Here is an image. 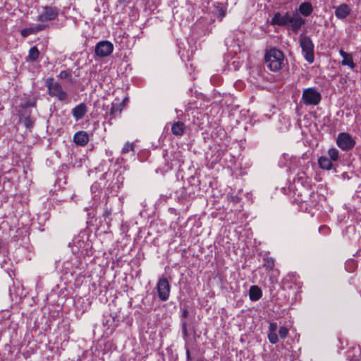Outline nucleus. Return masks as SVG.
Returning a JSON list of instances; mask_svg holds the SVG:
<instances>
[{"mask_svg": "<svg viewBox=\"0 0 361 361\" xmlns=\"http://www.w3.org/2000/svg\"><path fill=\"white\" fill-rule=\"evenodd\" d=\"M45 85L48 89V94L51 97H54L59 101H64L67 99V93L63 90L61 84L55 82L53 78H47Z\"/></svg>", "mask_w": 361, "mask_h": 361, "instance_id": "obj_3", "label": "nucleus"}, {"mask_svg": "<svg viewBox=\"0 0 361 361\" xmlns=\"http://www.w3.org/2000/svg\"><path fill=\"white\" fill-rule=\"evenodd\" d=\"M329 230V227L327 226H325V225L321 226L319 227V231L320 233H327Z\"/></svg>", "mask_w": 361, "mask_h": 361, "instance_id": "obj_33", "label": "nucleus"}, {"mask_svg": "<svg viewBox=\"0 0 361 361\" xmlns=\"http://www.w3.org/2000/svg\"><path fill=\"white\" fill-rule=\"evenodd\" d=\"M47 27L48 25L44 24H37L35 26L31 27V29L32 33L36 34L39 31L45 30Z\"/></svg>", "mask_w": 361, "mask_h": 361, "instance_id": "obj_24", "label": "nucleus"}, {"mask_svg": "<svg viewBox=\"0 0 361 361\" xmlns=\"http://www.w3.org/2000/svg\"><path fill=\"white\" fill-rule=\"evenodd\" d=\"M87 112V107L85 103H80L72 109V114L76 121L82 118Z\"/></svg>", "mask_w": 361, "mask_h": 361, "instance_id": "obj_11", "label": "nucleus"}, {"mask_svg": "<svg viewBox=\"0 0 361 361\" xmlns=\"http://www.w3.org/2000/svg\"><path fill=\"white\" fill-rule=\"evenodd\" d=\"M170 285L166 278L161 277L157 284V290L160 300L166 301L170 295Z\"/></svg>", "mask_w": 361, "mask_h": 361, "instance_id": "obj_9", "label": "nucleus"}, {"mask_svg": "<svg viewBox=\"0 0 361 361\" xmlns=\"http://www.w3.org/2000/svg\"><path fill=\"white\" fill-rule=\"evenodd\" d=\"M351 9L346 4L339 5L335 10V16L338 19L345 18L350 13Z\"/></svg>", "mask_w": 361, "mask_h": 361, "instance_id": "obj_13", "label": "nucleus"}, {"mask_svg": "<svg viewBox=\"0 0 361 361\" xmlns=\"http://www.w3.org/2000/svg\"><path fill=\"white\" fill-rule=\"evenodd\" d=\"M262 296V292L257 286H252L249 290V297L251 301H257Z\"/></svg>", "mask_w": 361, "mask_h": 361, "instance_id": "obj_16", "label": "nucleus"}, {"mask_svg": "<svg viewBox=\"0 0 361 361\" xmlns=\"http://www.w3.org/2000/svg\"><path fill=\"white\" fill-rule=\"evenodd\" d=\"M300 14L307 17L311 15L313 11V7L310 2H303L298 8Z\"/></svg>", "mask_w": 361, "mask_h": 361, "instance_id": "obj_17", "label": "nucleus"}, {"mask_svg": "<svg viewBox=\"0 0 361 361\" xmlns=\"http://www.w3.org/2000/svg\"><path fill=\"white\" fill-rule=\"evenodd\" d=\"M134 152V146H133V143H130L129 142H127L123 149H122V154H127L129 152Z\"/></svg>", "mask_w": 361, "mask_h": 361, "instance_id": "obj_25", "label": "nucleus"}, {"mask_svg": "<svg viewBox=\"0 0 361 361\" xmlns=\"http://www.w3.org/2000/svg\"><path fill=\"white\" fill-rule=\"evenodd\" d=\"M305 23V20L297 11L290 12L287 26L293 32L297 33Z\"/></svg>", "mask_w": 361, "mask_h": 361, "instance_id": "obj_7", "label": "nucleus"}, {"mask_svg": "<svg viewBox=\"0 0 361 361\" xmlns=\"http://www.w3.org/2000/svg\"><path fill=\"white\" fill-rule=\"evenodd\" d=\"M341 64L343 66H348L351 69H353L355 67V64L353 62V57H352L351 54L350 56H348L346 58V59H343V61H341Z\"/></svg>", "mask_w": 361, "mask_h": 361, "instance_id": "obj_22", "label": "nucleus"}, {"mask_svg": "<svg viewBox=\"0 0 361 361\" xmlns=\"http://www.w3.org/2000/svg\"><path fill=\"white\" fill-rule=\"evenodd\" d=\"M218 18H219V20H222V18L226 16L225 9L221 8L220 9L218 10Z\"/></svg>", "mask_w": 361, "mask_h": 361, "instance_id": "obj_32", "label": "nucleus"}, {"mask_svg": "<svg viewBox=\"0 0 361 361\" xmlns=\"http://www.w3.org/2000/svg\"><path fill=\"white\" fill-rule=\"evenodd\" d=\"M60 9L56 6H44L42 7V11L37 16V20L39 22L53 21L59 16Z\"/></svg>", "mask_w": 361, "mask_h": 361, "instance_id": "obj_5", "label": "nucleus"}, {"mask_svg": "<svg viewBox=\"0 0 361 361\" xmlns=\"http://www.w3.org/2000/svg\"><path fill=\"white\" fill-rule=\"evenodd\" d=\"M289 13L290 12L288 11L286 12L283 15L280 12L275 13L270 21V24L277 26H287Z\"/></svg>", "mask_w": 361, "mask_h": 361, "instance_id": "obj_10", "label": "nucleus"}, {"mask_svg": "<svg viewBox=\"0 0 361 361\" xmlns=\"http://www.w3.org/2000/svg\"><path fill=\"white\" fill-rule=\"evenodd\" d=\"M31 34H33V33H32V29H31V27L23 29V30L21 31V35H22L24 37H27L28 35H31Z\"/></svg>", "mask_w": 361, "mask_h": 361, "instance_id": "obj_30", "label": "nucleus"}, {"mask_svg": "<svg viewBox=\"0 0 361 361\" xmlns=\"http://www.w3.org/2000/svg\"><path fill=\"white\" fill-rule=\"evenodd\" d=\"M186 357H187V361H191L190 350L188 348H186Z\"/></svg>", "mask_w": 361, "mask_h": 361, "instance_id": "obj_37", "label": "nucleus"}, {"mask_svg": "<svg viewBox=\"0 0 361 361\" xmlns=\"http://www.w3.org/2000/svg\"><path fill=\"white\" fill-rule=\"evenodd\" d=\"M279 334L281 338H285L288 334V329L285 326H281L279 328Z\"/></svg>", "mask_w": 361, "mask_h": 361, "instance_id": "obj_27", "label": "nucleus"}, {"mask_svg": "<svg viewBox=\"0 0 361 361\" xmlns=\"http://www.w3.org/2000/svg\"><path fill=\"white\" fill-rule=\"evenodd\" d=\"M181 329H182V333L183 336L185 338H188V333L187 329V322L186 321H183L181 323Z\"/></svg>", "mask_w": 361, "mask_h": 361, "instance_id": "obj_29", "label": "nucleus"}, {"mask_svg": "<svg viewBox=\"0 0 361 361\" xmlns=\"http://www.w3.org/2000/svg\"><path fill=\"white\" fill-rule=\"evenodd\" d=\"M23 122L27 129H31L34 125V119L31 118L29 115L25 116L23 119Z\"/></svg>", "mask_w": 361, "mask_h": 361, "instance_id": "obj_23", "label": "nucleus"}, {"mask_svg": "<svg viewBox=\"0 0 361 361\" xmlns=\"http://www.w3.org/2000/svg\"><path fill=\"white\" fill-rule=\"evenodd\" d=\"M31 106H35V102H27L24 105H23V108H28V107H31Z\"/></svg>", "mask_w": 361, "mask_h": 361, "instance_id": "obj_36", "label": "nucleus"}, {"mask_svg": "<svg viewBox=\"0 0 361 361\" xmlns=\"http://www.w3.org/2000/svg\"><path fill=\"white\" fill-rule=\"evenodd\" d=\"M186 129L185 123L182 121H176L172 124L171 133L173 135L177 137H181L183 135Z\"/></svg>", "mask_w": 361, "mask_h": 361, "instance_id": "obj_14", "label": "nucleus"}, {"mask_svg": "<svg viewBox=\"0 0 361 361\" xmlns=\"http://www.w3.org/2000/svg\"><path fill=\"white\" fill-rule=\"evenodd\" d=\"M318 164L322 169L331 170L333 167L332 161L324 156H322L318 159Z\"/></svg>", "mask_w": 361, "mask_h": 361, "instance_id": "obj_18", "label": "nucleus"}, {"mask_svg": "<svg viewBox=\"0 0 361 361\" xmlns=\"http://www.w3.org/2000/svg\"><path fill=\"white\" fill-rule=\"evenodd\" d=\"M264 266L268 269H273L274 267V260L272 258L267 257L264 259Z\"/></svg>", "mask_w": 361, "mask_h": 361, "instance_id": "obj_28", "label": "nucleus"}, {"mask_svg": "<svg viewBox=\"0 0 361 361\" xmlns=\"http://www.w3.org/2000/svg\"><path fill=\"white\" fill-rule=\"evenodd\" d=\"M300 45L305 60L308 63H312L314 61V46L311 38L309 36L301 35L300 36Z\"/></svg>", "mask_w": 361, "mask_h": 361, "instance_id": "obj_4", "label": "nucleus"}, {"mask_svg": "<svg viewBox=\"0 0 361 361\" xmlns=\"http://www.w3.org/2000/svg\"><path fill=\"white\" fill-rule=\"evenodd\" d=\"M188 314H189L188 310L187 309H184L183 310L182 317H183V318L188 317Z\"/></svg>", "mask_w": 361, "mask_h": 361, "instance_id": "obj_38", "label": "nucleus"}, {"mask_svg": "<svg viewBox=\"0 0 361 361\" xmlns=\"http://www.w3.org/2000/svg\"><path fill=\"white\" fill-rule=\"evenodd\" d=\"M277 324L276 323H271L269 326V333L276 332L277 330Z\"/></svg>", "mask_w": 361, "mask_h": 361, "instance_id": "obj_31", "label": "nucleus"}, {"mask_svg": "<svg viewBox=\"0 0 361 361\" xmlns=\"http://www.w3.org/2000/svg\"><path fill=\"white\" fill-rule=\"evenodd\" d=\"M268 338L271 343L275 344L279 341L278 335L276 332L269 333Z\"/></svg>", "mask_w": 361, "mask_h": 361, "instance_id": "obj_26", "label": "nucleus"}, {"mask_svg": "<svg viewBox=\"0 0 361 361\" xmlns=\"http://www.w3.org/2000/svg\"><path fill=\"white\" fill-rule=\"evenodd\" d=\"M322 98L321 93L315 87H308L302 92L301 102L305 106H317Z\"/></svg>", "mask_w": 361, "mask_h": 361, "instance_id": "obj_2", "label": "nucleus"}, {"mask_svg": "<svg viewBox=\"0 0 361 361\" xmlns=\"http://www.w3.org/2000/svg\"><path fill=\"white\" fill-rule=\"evenodd\" d=\"M328 155L329 156V159L331 161H338L339 158V152L337 149L334 147L330 148L328 150Z\"/></svg>", "mask_w": 361, "mask_h": 361, "instance_id": "obj_21", "label": "nucleus"}, {"mask_svg": "<svg viewBox=\"0 0 361 361\" xmlns=\"http://www.w3.org/2000/svg\"><path fill=\"white\" fill-rule=\"evenodd\" d=\"M39 51L37 49V47H32L30 49L28 56H27V60L31 62H35L37 61V59L39 58Z\"/></svg>", "mask_w": 361, "mask_h": 361, "instance_id": "obj_19", "label": "nucleus"}, {"mask_svg": "<svg viewBox=\"0 0 361 361\" xmlns=\"http://www.w3.org/2000/svg\"><path fill=\"white\" fill-rule=\"evenodd\" d=\"M114 51V45L106 40L99 42L94 49L96 56L103 58L109 56Z\"/></svg>", "mask_w": 361, "mask_h": 361, "instance_id": "obj_8", "label": "nucleus"}, {"mask_svg": "<svg viewBox=\"0 0 361 361\" xmlns=\"http://www.w3.org/2000/svg\"><path fill=\"white\" fill-rule=\"evenodd\" d=\"M120 4H124L127 1V0H118Z\"/></svg>", "mask_w": 361, "mask_h": 361, "instance_id": "obj_39", "label": "nucleus"}, {"mask_svg": "<svg viewBox=\"0 0 361 361\" xmlns=\"http://www.w3.org/2000/svg\"><path fill=\"white\" fill-rule=\"evenodd\" d=\"M58 77L62 80H68L71 83L74 82L72 71L69 69L61 71Z\"/></svg>", "mask_w": 361, "mask_h": 361, "instance_id": "obj_20", "label": "nucleus"}, {"mask_svg": "<svg viewBox=\"0 0 361 361\" xmlns=\"http://www.w3.org/2000/svg\"><path fill=\"white\" fill-rule=\"evenodd\" d=\"M124 102L121 103H112L109 111L110 119L117 117L123 111Z\"/></svg>", "mask_w": 361, "mask_h": 361, "instance_id": "obj_15", "label": "nucleus"}, {"mask_svg": "<svg viewBox=\"0 0 361 361\" xmlns=\"http://www.w3.org/2000/svg\"><path fill=\"white\" fill-rule=\"evenodd\" d=\"M73 141L77 145L85 146L89 142V135L85 131L77 132L73 136Z\"/></svg>", "mask_w": 361, "mask_h": 361, "instance_id": "obj_12", "label": "nucleus"}, {"mask_svg": "<svg viewBox=\"0 0 361 361\" xmlns=\"http://www.w3.org/2000/svg\"><path fill=\"white\" fill-rule=\"evenodd\" d=\"M284 56L281 51L271 49L265 55V63L270 71L276 72L281 68Z\"/></svg>", "mask_w": 361, "mask_h": 361, "instance_id": "obj_1", "label": "nucleus"}, {"mask_svg": "<svg viewBox=\"0 0 361 361\" xmlns=\"http://www.w3.org/2000/svg\"><path fill=\"white\" fill-rule=\"evenodd\" d=\"M339 54H340V55L342 56L343 59H346V58H347L348 56H350V54H348V53H347V52L344 51L343 49H341V50L339 51Z\"/></svg>", "mask_w": 361, "mask_h": 361, "instance_id": "obj_34", "label": "nucleus"}, {"mask_svg": "<svg viewBox=\"0 0 361 361\" xmlns=\"http://www.w3.org/2000/svg\"><path fill=\"white\" fill-rule=\"evenodd\" d=\"M355 141L348 133H340L336 138V144L343 151L352 149L355 145Z\"/></svg>", "mask_w": 361, "mask_h": 361, "instance_id": "obj_6", "label": "nucleus"}, {"mask_svg": "<svg viewBox=\"0 0 361 361\" xmlns=\"http://www.w3.org/2000/svg\"><path fill=\"white\" fill-rule=\"evenodd\" d=\"M111 209H109L108 208H106V209H105V211L104 212V214H103V216H104L105 218H107V217H109V216H111Z\"/></svg>", "mask_w": 361, "mask_h": 361, "instance_id": "obj_35", "label": "nucleus"}]
</instances>
